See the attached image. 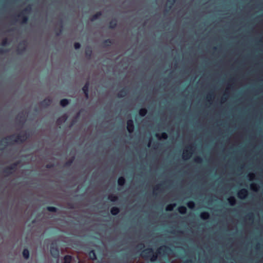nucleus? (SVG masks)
<instances>
[{"label": "nucleus", "mask_w": 263, "mask_h": 263, "mask_svg": "<svg viewBox=\"0 0 263 263\" xmlns=\"http://www.w3.org/2000/svg\"><path fill=\"white\" fill-rule=\"evenodd\" d=\"M172 251L171 248L166 246L161 247L156 253H154L152 248H148L143 250L140 255L142 258L150 259L152 261H155L158 258V254L164 255L172 252Z\"/></svg>", "instance_id": "obj_1"}, {"label": "nucleus", "mask_w": 263, "mask_h": 263, "mask_svg": "<svg viewBox=\"0 0 263 263\" xmlns=\"http://www.w3.org/2000/svg\"><path fill=\"white\" fill-rule=\"evenodd\" d=\"M28 136L26 132L17 135H11L7 136L0 141V145L13 144L14 143H23L28 139Z\"/></svg>", "instance_id": "obj_2"}, {"label": "nucleus", "mask_w": 263, "mask_h": 263, "mask_svg": "<svg viewBox=\"0 0 263 263\" xmlns=\"http://www.w3.org/2000/svg\"><path fill=\"white\" fill-rule=\"evenodd\" d=\"M31 10V7L30 5H29L17 15L18 17L21 20L22 23L24 24L27 23L28 20L27 14L30 12Z\"/></svg>", "instance_id": "obj_3"}, {"label": "nucleus", "mask_w": 263, "mask_h": 263, "mask_svg": "<svg viewBox=\"0 0 263 263\" xmlns=\"http://www.w3.org/2000/svg\"><path fill=\"white\" fill-rule=\"evenodd\" d=\"M50 254L51 256L55 258L58 259L59 257L60 252L58 247L57 243L55 241H53L51 243L50 246Z\"/></svg>", "instance_id": "obj_4"}, {"label": "nucleus", "mask_w": 263, "mask_h": 263, "mask_svg": "<svg viewBox=\"0 0 263 263\" xmlns=\"http://www.w3.org/2000/svg\"><path fill=\"white\" fill-rule=\"evenodd\" d=\"M187 148V149L184 150L183 152L182 157L185 160L189 159L191 157L193 152L192 146H188Z\"/></svg>", "instance_id": "obj_5"}, {"label": "nucleus", "mask_w": 263, "mask_h": 263, "mask_svg": "<svg viewBox=\"0 0 263 263\" xmlns=\"http://www.w3.org/2000/svg\"><path fill=\"white\" fill-rule=\"evenodd\" d=\"M248 194V191L246 189H242L239 190L237 193L238 198L241 199H244L247 196Z\"/></svg>", "instance_id": "obj_6"}, {"label": "nucleus", "mask_w": 263, "mask_h": 263, "mask_svg": "<svg viewBox=\"0 0 263 263\" xmlns=\"http://www.w3.org/2000/svg\"><path fill=\"white\" fill-rule=\"evenodd\" d=\"M127 129L129 133H132L135 128L134 121L132 119H129L127 121Z\"/></svg>", "instance_id": "obj_7"}, {"label": "nucleus", "mask_w": 263, "mask_h": 263, "mask_svg": "<svg viewBox=\"0 0 263 263\" xmlns=\"http://www.w3.org/2000/svg\"><path fill=\"white\" fill-rule=\"evenodd\" d=\"M20 47L17 49V52L18 54H21L24 52L26 50V43L25 41H23L20 43Z\"/></svg>", "instance_id": "obj_8"}, {"label": "nucleus", "mask_w": 263, "mask_h": 263, "mask_svg": "<svg viewBox=\"0 0 263 263\" xmlns=\"http://www.w3.org/2000/svg\"><path fill=\"white\" fill-rule=\"evenodd\" d=\"M52 102V100L51 98H46L41 102V105L44 107H47L50 105Z\"/></svg>", "instance_id": "obj_9"}, {"label": "nucleus", "mask_w": 263, "mask_h": 263, "mask_svg": "<svg viewBox=\"0 0 263 263\" xmlns=\"http://www.w3.org/2000/svg\"><path fill=\"white\" fill-rule=\"evenodd\" d=\"M127 89L125 87L119 91V92L117 94V96L118 98H123L124 96H125L127 94Z\"/></svg>", "instance_id": "obj_10"}, {"label": "nucleus", "mask_w": 263, "mask_h": 263, "mask_svg": "<svg viewBox=\"0 0 263 263\" xmlns=\"http://www.w3.org/2000/svg\"><path fill=\"white\" fill-rule=\"evenodd\" d=\"M67 119V116L66 115H64L59 118L57 120V123L58 125H61L63 123L65 122Z\"/></svg>", "instance_id": "obj_11"}, {"label": "nucleus", "mask_w": 263, "mask_h": 263, "mask_svg": "<svg viewBox=\"0 0 263 263\" xmlns=\"http://www.w3.org/2000/svg\"><path fill=\"white\" fill-rule=\"evenodd\" d=\"M102 13L101 11L97 12L96 14L91 17L90 20L91 22H93L98 20L102 15Z\"/></svg>", "instance_id": "obj_12"}, {"label": "nucleus", "mask_w": 263, "mask_h": 263, "mask_svg": "<svg viewBox=\"0 0 263 263\" xmlns=\"http://www.w3.org/2000/svg\"><path fill=\"white\" fill-rule=\"evenodd\" d=\"M92 51L91 48L90 47H87L85 50V55L87 58L89 59H90L92 55Z\"/></svg>", "instance_id": "obj_13"}, {"label": "nucleus", "mask_w": 263, "mask_h": 263, "mask_svg": "<svg viewBox=\"0 0 263 263\" xmlns=\"http://www.w3.org/2000/svg\"><path fill=\"white\" fill-rule=\"evenodd\" d=\"M110 213L112 215H117L120 212V209L116 206H113L110 209Z\"/></svg>", "instance_id": "obj_14"}, {"label": "nucleus", "mask_w": 263, "mask_h": 263, "mask_svg": "<svg viewBox=\"0 0 263 263\" xmlns=\"http://www.w3.org/2000/svg\"><path fill=\"white\" fill-rule=\"evenodd\" d=\"M89 258L92 260H95L97 259L96 254L94 250H91L88 253Z\"/></svg>", "instance_id": "obj_15"}, {"label": "nucleus", "mask_w": 263, "mask_h": 263, "mask_svg": "<svg viewBox=\"0 0 263 263\" xmlns=\"http://www.w3.org/2000/svg\"><path fill=\"white\" fill-rule=\"evenodd\" d=\"M200 218L203 220L208 219L210 217V214L208 212H203L200 215Z\"/></svg>", "instance_id": "obj_16"}, {"label": "nucleus", "mask_w": 263, "mask_h": 263, "mask_svg": "<svg viewBox=\"0 0 263 263\" xmlns=\"http://www.w3.org/2000/svg\"><path fill=\"white\" fill-rule=\"evenodd\" d=\"M19 163H20L19 161L15 162L11 164L10 165L7 166L8 168H9V170H11L12 171H14L16 170V168L17 165L19 164Z\"/></svg>", "instance_id": "obj_17"}, {"label": "nucleus", "mask_w": 263, "mask_h": 263, "mask_svg": "<svg viewBox=\"0 0 263 263\" xmlns=\"http://www.w3.org/2000/svg\"><path fill=\"white\" fill-rule=\"evenodd\" d=\"M72 260V256L66 255L64 257V263H71Z\"/></svg>", "instance_id": "obj_18"}, {"label": "nucleus", "mask_w": 263, "mask_h": 263, "mask_svg": "<svg viewBox=\"0 0 263 263\" xmlns=\"http://www.w3.org/2000/svg\"><path fill=\"white\" fill-rule=\"evenodd\" d=\"M117 25V21L116 19L111 20L109 24V28L115 29Z\"/></svg>", "instance_id": "obj_19"}, {"label": "nucleus", "mask_w": 263, "mask_h": 263, "mask_svg": "<svg viewBox=\"0 0 263 263\" xmlns=\"http://www.w3.org/2000/svg\"><path fill=\"white\" fill-rule=\"evenodd\" d=\"M112 44V40L109 39L105 40L103 42V46L105 47H109Z\"/></svg>", "instance_id": "obj_20"}, {"label": "nucleus", "mask_w": 263, "mask_h": 263, "mask_svg": "<svg viewBox=\"0 0 263 263\" xmlns=\"http://www.w3.org/2000/svg\"><path fill=\"white\" fill-rule=\"evenodd\" d=\"M3 173L5 174V176L8 177L12 174L13 171L8 168V167L7 166L4 169Z\"/></svg>", "instance_id": "obj_21"}, {"label": "nucleus", "mask_w": 263, "mask_h": 263, "mask_svg": "<svg viewBox=\"0 0 263 263\" xmlns=\"http://www.w3.org/2000/svg\"><path fill=\"white\" fill-rule=\"evenodd\" d=\"M178 211L181 214H185L186 213L187 209L184 206H180L178 208Z\"/></svg>", "instance_id": "obj_22"}, {"label": "nucleus", "mask_w": 263, "mask_h": 263, "mask_svg": "<svg viewBox=\"0 0 263 263\" xmlns=\"http://www.w3.org/2000/svg\"><path fill=\"white\" fill-rule=\"evenodd\" d=\"M125 183V179L123 177H120L118 179V184L119 186H123Z\"/></svg>", "instance_id": "obj_23"}, {"label": "nucleus", "mask_w": 263, "mask_h": 263, "mask_svg": "<svg viewBox=\"0 0 263 263\" xmlns=\"http://www.w3.org/2000/svg\"><path fill=\"white\" fill-rule=\"evenodd\" d=\"M69 103V101L68 99H62L61 101H60V105L62 106V107H65Z\"/></svg>", "instance_id": "obj_24"}, {"label": "nucleus", "mask_w": 263, "mask_h": 263, "mask_svg": "<svg viewBox=\"0 0 263 263\" xmlns=\"http://www.w3.org/2000/svg\"><path fill=\"white\" fill-rule=\"evenodd\" d=\"M23 256L26 259L29 257V251L27 249H24L23 251Z\"/></svg>", "instance_id": "obj_25"}, {"label": "nucleus", "mask_w": 263, "mask_h": 263, "mask_svg": "<svg viewBox=\"0 0 263 263\" xmlns=\"http://www.w3.org/2000/svg\"><path fill=\"white\" fill-rule=\"evenodd\" d=\"M147 112V110L145 108H142L139 111V114L141 117H144L146 115Z\"/></svg>", "instance_id": "obj_26"}, {"label": "nucleus", "mask_w": 263, "mask_h": 263, "mask_svg": "<svg viewBox=\"0 0 263 263\" xmlns=\"http://www.w3.org/2000/svg\"><path fill=\"white\" fill-rule=\"evenodd\" d=\"M89 81H87L82 88V90H83V92H89Z\"/></svg>", "instance_id": "obj_27"}, {"label": "nucleus", "mask_w": 263, "mask_h": 263, "mask_svg": "<svg viewBox=\"0 0 263 263\" xmlns=\"http://www.w3.org/2000/svg\"><path fill=\"white\" fill-rule=\"evenodd\" d=\"M156 136L159 139H166L168 137L167 134L165 132L162 133L161 135H159V134H156Z\"/></svg>", "instance_id": "obj_28"}, {"label": "nucleus", "mask_w": 263, "mask_h": 263, "mask_svg": "<svg viewBox=\"0 0 263 263\" xmlns=\"http://www.w3.org/2000/svg\"><path fill=\"white\" fill-rule=\"evenodd\" d=\"M108 199L111 202H115L118 200V197L113 194H111L108 196Z\"/></svg>", "instance_id": "obj_29"}, {"label": "nucleus", "mask_w": 263, "mask_h": 263, "mask_svg": "<svg viewBox=\"0 0 263 263\" xmlns=\"http://www.w3.org/2000/svg\"><path fill=\"white\" fill-rule=\"evenodd\" d=\"M176 204L175 203H172L168 204L166 207V211H172L173 210L174 208L176 206Z\"/></svg>", "instance_id": "obj_30"}, {"label": "nucleus", "mask_w": 263, "mask_h": 263, "mask_svg": "<svg viewBox=\"0 0 263 263\" xmlns=\"http://www.w3.org/2000/svg\"><path fill=\"white\" fill-rule=\"evenodd\" d=\"M228 201L231 205H234L236 203V199L234 197H230L228 198Z\"/></svg>", "instance_id": "obj_31"}, {"label": "nucleus", "mask_w": 263, "mask_h": 263, "mask_svg": "<svg viewBox=\"0 0 263 263\" xmlns=\"http://www.w3.org/2000/svg\"><path fill=\"white\" fill-rule=\"evenodd\" d=\"M74 159V157H73L71 159H69L67 161H66L65 162V166L66 167L70 166L73 162Z\"/></svg>", "instance_id": "obj_32"}, {"label": "nucleus", "mask_w": 263, "mask_h": 263, "mask_svg": "<svg viewBox=\"0 0 263 263\" xmlns=\"http://www.w3.org/2000/svg\"><path fill=\"white\" fill-rule=\"evenodd\" d=\"M195 203L193 201H190L187 203V206L189 208L193 209L195 207Z\"/></svg>", "instance_id": "obj_33"}, {"label": "nucleus", "mask_w": 263, "mask_h": 263, "mask_svg": "<svg viewBox=\"0 0 263 263\" xmlns=\"http://www.w3.org/2000/svg\"><path fill=\"white\" fill-rule=\"evenodd\" d=\"M47 210L51 212H56L57 211V208L54 206H47Z\"/></svg>", "instance_id": "obj_34"}, {"label": "nucleus", "mask_w": 263, "mask_h": 263, "mask_svg": "<svg viewBox=\"0 0 263 263\" xmlns=\"http://www.w3.org/2000/svg\"><path fill=\"white\" fill-rule=\"evenodd\" d=\"M162 186H163V183L157 185L154 188V193H155L157 191H161V189H162Z\"/></svg>", "instance_id": "obj_35"}, {"label": "nucleus", "mask_w": 263, "mask_h": 263, "mask_svg": "<svg viewBox=\"0 0 263 263\" xmlns=\"http://www.w3.org/2000/svg\"><path fill=\"white\" fill-rule=\"evenodd\" d=\"M79 116H80V112H79L77 114V115L76 117H75V119H73V120L71 121V123H70V127H72V126L74 124V123H76V120H77V119L79 117Z\"/></svg>", "instance_id": "obj_36"}, {"label": "nucleus", "mask_w": 263, "mask_h": 263, "mask_svg": "<svg viewBox=\"0 0 263 263\" xmlns=\"http://www.w3.org/2000/svg\"><path fill=\"white\" fill-rule=\"evenodd\" d=\"M79 116H80V112H79L77 114V115L76 117H75V119H73V120L71 121V123H70V127H72V126L74 124V123H76V120H77V119L79 117Z\"/></svg>", "instance_id": "obj_37"}, {"label": "nucleus", "mask_w": 263, "mask_h": 263, "mask_svg": "<svg viewBox=\"0 0 263 263\" xmlns=\"http://www.w3.org/2000/svg\"><path fill=\"white\" fill-rule=\"evenodd\" d=\"M8 44V39L7 38H5L3 40L1 45L3 46H6Z\"/></svg>", "instance_id": "obj_38"}, {"label": "nucleus", "mask_w": 263, "mask_h": 263, "mask_svg": "<svg viewBox=\"0 0 263 263\" xmlns=\"http://www.w3.org/2000/svg\"><path fill=\"white\" fill-rule=\"evenodd\" d=\"M194 160L196 163H200L202 162V159L200 157H197L195 158Z\"/></svg>", "instance_id": "obj_39"}, {"label": "nucleus", "mask_w": 263, "mask_h": 263, "mask_svg": "<svg viewBox=\"0 0 263 263\" xmlns=\"http://www.w3.org/2000/svg\"><path fill=\"white\" fill-rule=\"evenodd\" d=\"M251 189H252L253 190H254V191H256L257 188H258V185L257 184H252L251 185Z\"/></svg>", "instance_id": "obj_40"}, {"label": "nucleus", "mask_w": 263, "mask_h": 263, "mask_svg": "<svg viewBox=\"0 0 263 263\" xmlns=\"http://www.w3.org/2000/svg\"><path fill=\"white\" fill-rule=\"evenodd\" d=\"M81 47V44L78 43V42H76L74 44V47L76 49H78L80 48Z\"/></svg>", "instance_id": "obj_41"}, {"label": "nucleus", "mask_w": 263, "mask_h": 263, "mask_svg": "<svg viewBox=\"0 0 263 263\" xmlns=\"http://www.w3.org/2000/svg\"><path fill=\"white\" fill-rule=\"evenodd\" d=\"M62 30H63V26H62V24H61L60 28L59 29L58 31L56 33L57 35H60L61 34V33H62Z\"/></svg>", "instance_id": "obj_42"}, {"label": "nucleus", "mask_w": 263, "mask_h": 263, "mask_svg": "<svg viewBox=\"0 0 263 263\" xmlns=\"http://www.w3.org/2000/svg\"><path fill=\"white\" fill-rule=\"evenodd\" d=\"M8 51L9 50L8 49H3L2 48H0V54L7 53V52H8Z\"/></svg>", "instance_id": "obj_43"}, {"label": "nucleus", "mask_w": 263, "mask_h": 263, "mask_svg": "<svg viewBox=\"0 0 263 263\" xmlns=\"http://www.w3.org/2000/svg\"><path fill=\"white\" fill-rule=\"evenodd\" d=\"M144 247V245L143 243H139L138 245H137V248L138 249H139L140 250H141L142 249H143V248Z\"/></svg>", "instance_id": "obj_44"}, {"label": "nucleus", "mask_w": 263, "mask_h": 263, "mask_svg": "<svg viewBox=\"0 0 263 263\" xmlns=\"http://www.w3.org/2000/svg\"><path fill=\"white\" fill-rule=\"evenodd\" d=\"M172 233H176L177 234H178V235L182 234L183 233V232L181 231H174V232H172Z\"/></svg>", "instance_id": "obj_45"}, {"label": "nucleus", "mask_w": 263, "mask_h": 263, "mask_svg": "<svg viewBox=\"0 0 263 263\" xmlns=\"http://www.w3.org/2000/svg\"><path fill=\"white\" fill-rule=\"evenodd\" d=\"M53 167V165L52 164H48L46 165V167L47 168H51Z\"/></svg>", "instance_id": "obj_46"}, {"label": "nucleus", "mask_w": 263, "mask_h": 263, "mask_svg": "<svg viewBox=\"0 0 263 263\" xmlns=\"http://www.w3.org/2000/svg\"><path fill=\"white\" fill-rule=\"evenodd\" d=\"M248 217L249 220H253V216L252 214H249L248 215Z\"/></svg>", "instance_id": "obj_47"}, {"label": "nucleus", "mask_w": 263, "mask_h": 263, "mask_svg": "<svg viewBox=\"0 0 263 263\" xmlns=\"http://www.w3.org/2000/svg\"><path fill=\"white\" fill-rule=\"evenodd\" d=\"M248 176L249 177V179L250 180H252L253 179V178L254 177V175L253 174H249Z\"/></svg>", "instance_id": "obj_48"}, {"label": "nucleus", "mask_w": 263, "mask_h": 263, "mask_svg": "<svg viewBox=\"0 0 263 263\" xmlns=\"http://www.w3.org/2000/svg\"><path fill=\"white\" fill-rule=\"evenodd\" d=\"M84 93L86 98L88 99L89 97V92H85Z\"/></svg>", "instance_id": "obj_49"}, {"label": "nucleus", "mask_w": 263, "mask_h": 263, "mask_svg": "<svg viewBox=\"0 0 263 263\" xmlns=\"http://www.w3.org/2000/svg\"><path fill=\"white\" fill-rule=\"evenodd\" d=\"M176 0H168V2L170 3L171 5H173Z\"/></svg>", "instance_id": "obj_50"}, {"label": "nucleus", "mask_w": 263, "mask_h": 263, "mask_svg": "<svg viewBox=\"0 0 263 263\" xmlns=\"http://www.w3.org/2000/svg\"><path fill=\"white\" fill-rule=\"evenodd\" d=\"M186 263H192V261L191 260H188L186 261Z\"/></svg>", "instance_id": "obj_51"}, {"label": "nucleus", "mask_w": 263, "mask_h": 263, "mask_svg": "<svg viewBox=\"0 0 263 263\" xmlns=\"http://www.w3.org/2000/svg\"><path fill=\"white\" fill-rule=\"evenodd\" d=\"M211 98V95H209L208 96H207V98Z\"/></svg>", "instance_id": "obj_52"}, {"label": "nucleus", "mask_w": 263, "mask_h": 263, "mask_svg": "<svg viewBox=\"0 0 263 263\" xmlns=\"http://www.w3.org/2000/svg\"><path fill=\"white\" fill-rule=\"evenodd\" d=\"M70 208H71V209L73 208V207L72 205H70Z\"/></svg>", "instance_id": "obj_53"}, {"label": "nucleus", "mask_w": 263, "mask_h": 263, "mask_svg": "<svg viewBox=\"0 0 263 263\" xmlns=\"http://www.w3.org/2000/svg\"><path fill=\"white\" fill-rule=\"evenodd\" d=\"M32 222V223H34L35 222V220H33Z\"/></svg>", "instance_id": "obj_54"}, {"label": "nucleus", "mask_w": 263, "mask_h": 263, "mask_svg": "<svg viewBox=\"0 0 263 263\" xmlns=\"http://www.w3.org/2000/svg\"><path fill=\"white\" fill-rule=\"evenodd\" d=\"M148 146H150V143H149L148 144Z\"/></svg>", "instance_id": "obj_55"}, {"label": "nucleus", "mask_w": 263, "mask_h": 263, "mask_svg": "<svg viewBox=\"0 0 263 263\" xmlns=\"http://www.w3.org/2000/svg\"><path fill=\"white\" fill-rule=\"evenodd\" d=\"M168 8H169V9H171V6H170Z\"/></svg>", "instance_id": "obj_56"}]
</instances>
